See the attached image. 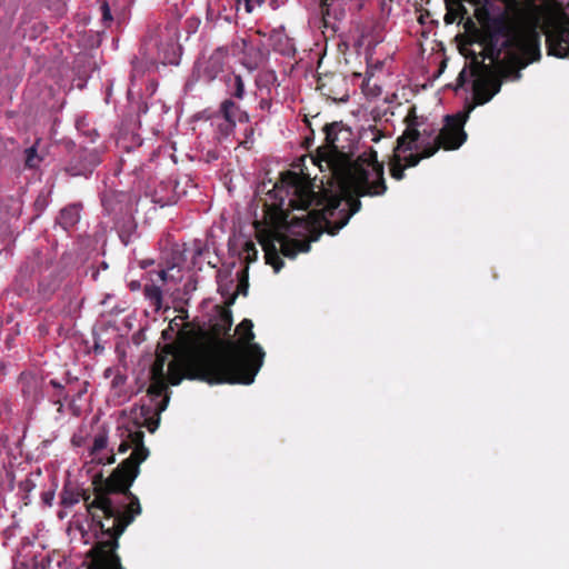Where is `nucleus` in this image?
<instances>
[{
    "label": "nucleus",
    "instance_id": "1",
    "mask_svg": "<svg viewBox=\"0 0 569 569\" xmlns=\"http://www.w3.org/2000/svg\"><path fill=\"white\" fill-rule=\"evenodd\" d=\"M325 144L317 148L311 161L323 173L321 184L337 186L339 192L322 188L313 190L309 176L287 170L280 174L277 188L284 189L289 197V206L293 209H307L310 206H323L322 210L311 211L303 219L308 226L326 222L327 233L336 236L350 218L360 211L362 197H380L387 190L385 164L378 160L373 148L352 159L348 146L341 143L352 134L342 122L325 123Z\"/></svg>",
    "mask_w": 569,
    "mask_h": 569
},
{
    "label": "nucleus",
    "instance_id": "2",
    "mask_svg": "<svg viewBox=\"0 0 569 569\" xmlns=\"http://www.w3.org/2000/svg\"><path fill=\"white\" fill-rule=\"evenodd\" d=\"M121 442L119 453L132 449L130 456L103 478L102 473L93 477V498L89 490L66 487L61 495L64 507L84 502L87 512L99 527L101 536L87 552V569H126L121 563L119 539L127 527L142 512L139 498L130 488L140 473V465L149 457L144 446V432L139 428L119 429Z\"/></svg>",
    "mask_w": 569,
    "mask_h": 569
},
{
    "label": "nucleus",
    "instance_id": "3",
    "mask_svg": "<svg viewBox=\"0 0 569 569\" xmlns=\"http://www.w3.org/2000/svg\"><path fill=\"white\" fill-rule=\"evenodd\" d=\"M476 17L485 28L479 54L470 52L469 76L472 81V97L478 106L489 102L501 89L502 78H521L520 70L538 61L540 34L536 28H518L511 23L508 12L482 6ZM468 81V70L463 68L458 78V87Z\"/></svg>",
    "mask_w": 569,
    "mask_h": 569
},
{
    "label": "nucleus",
    "instance_id": "4",
    "mask_svg": "<svg viewBox=\"0 0 569 569\" xmlns=\"http://www.w3.org/2000/svg\"><path fill=\"white\" fill-rule=\"evenodd\" d=\"M253 323L243 319L236 328L238 339L227 338L219 341L227 345L224 351L217 360V371H207L211 385H251L263 365L264 351L259 343L253 342Z\"/></svg>",
    "mask_w": 569,
    "mask_h": 569
},
{
    "label": "nucleus",
    "instance_id": "5",
    "mask_svg": "<svg viewBox=\"0 0 569 569\" xmlns=\"http://www.w3.org/2000/svg\"><path fill=\"white\" fill-rule=\"evenodd\" d=\"M232 327V313L228 309H221L218 320L211 325L210 330L199 331L197 345L190 349L184 362L178 361L170 363V381L172 386H178L183 378L190 380H200L211 385V378L207 377V371H217L219 361L227 345L219 341H226Z\"/></svg>",
    "mask_w": 569,
    "mask_h": 569
},
{
    "label": "nucleus",
    "instance_id": "6",
    "mask_svg": "<svg viewBox=\"0 0 569 569\" xmlns=\"http://www.w3.org/2000/svg\"><path fill=\"white\" fill-rule=\"evenodd\" d=\"M276 190L281 194L282 192L286 193V196H280V207L287 206V210L283 211V220L288 223V227L290 229L296 227H301L306 231L310 233V240H298V239H288L283 234L279 232H273L270 234V238L274 240V243L278 242L280 244V252L288 258H295L299 252H308L310 250V241H317L319 237L327 232V224L326 222L315 224V226H308L303 221H300V218H305L307 214H309L311 211L316 210H322L323 206H310L307 209H293L291 206H289V197L284 189L277 188L274 186Z\"/></svg>",
    "mask_w": 569,
    "mask_h": 569
},
{
    "label": "nucleus",
    "instance_id": "7",
    "mask_svg": "<svg viewBox=\"0 0 569 569\" xmlns=\"http://www.w3.org/2000/svg\"><path fill=\"white\" fill-rule=\"evenodd\" d=\"M104 214L110 219L112 227L123 244L130 242L137 224L132 216V198L124 191L107 190L101 196Z\"/></svg>",
    "mask_w": 569,
    "mask_h": 569
},
{
    "label": "nucleus",
    "instance_id": "8",
    "mask_svg": "<svg viewBox=\"0 0 569 569\" xmlns=\"http://www.w3.org/2000/svg\"><path fill=\"white\" fill-rule=\"evenodd\" d=\"M426 119L417 114V107L411 106L408 109L407 116L405 117L406 129L401 136L397 138V144L393 148V156L390 159V176L396 180H402L405 178L406 166L402 163L400 152L411 151L418 149V141L421 132L420 127L425 124Z\"/></svg>",
    "mask_w": 569,
    "mask_h": 569
},
{
    "label": "nucleus",
    "instance_id": "9",
    "mask_svg": "<svg viewBox=\"0 0 569 569\" xmlns=\"http://www.w3.org/2000/svg\"><path fill=\"white\" fill-rule=\"evenodd\" d=\"M471 109L472 107H470L467 112H458L456 114L446 116L443 127L435 137L433 142L429 144L437 146L438 150L440 148L445 150L459 149L467 140V132L465 131L463 127Z\"/></svg>",
    "mask_w": 569,
    "mask_h": 569
},
{
    "label": "nucleus",
    "instance_id": "10",
    "mask_svg": "<svg viewBox=\"0 0 569 569\" xmlns=\"http://www.w3.org/2000/svg\"><path fill=\"white\" fill-rule=\"evenodd\" d=\"M546 31L548 54L557 58L569 57V14L560 11L549 21Z\"/></svg>",
    "mask_w": 569,
    "mask_h": 569
},
{
    "label": "nucleus",
    "instance_id": "11",
    "mask_svg": "<svg viewBox=\"0 0 569 569\" xmlns=\"http://www.w3.org/2000/svg\"><path fill=\"white\" fill-rule=\"evenodd\" d=\"M36 267L33 263L22 264L12 283L13 291L20 297L24 298L22 306L18 303V312L22 315L24 310L29 311V316H32V309L36 307V300L33 299L34 281L33 273Z\"/></svg>",
    "mask_w": 569,
    "mask_h": 569
},
{
    "label": "nucleus",
    "instance_id": "12",
    "mask_svg": "<svg viewBox=\"0 0 569 569\" xmlns=\"http://www.w3.org/2000/svg\"><path fill=\"white\" fill-rule=\"evenodd\" d=\"M317 90L329 101L346 102L349 99L348 80L339 72L319 74Z\"/></svg>",
    "mask_w": 569,
    "mask_h": 569
},
{
    "label": "nucleus",
    "instance_id": "13",
    "mask_svg": "<svg viewBox=\"0 0 569 569\" xmlns=\"http://www.w3.org/2000/svg\"><path fill=\"white\" fill-rule=\"evenodd\" d=\"M249 41L246 38H234L230 46L219 47L210 56L208 60V67L206 71L209 73V78H214L223 69L224 58L231 53L232 56L243 54L247 56Z\"/></svg>",
    "mask_w": 569,
    "mask_h": 569
},
{
    "label": "nucleus",
    "instance_id": "14",
    "mask_svg": "<svg viewBox=\"0 0 569 569\" xmlns=\"http://www.w3.org/2000/svg\"><path fill=\"white\" fill-rule=\"evenodd\" d=\"M100 162L101 153L97 148H80L73 153L67 171L71 176L87 177Z\"/></svg>",
    "mask_w": 569,
    "mask_h": 569
},
{
    "label": "nucleus",
    "instance_id": "15",
    "mask_svg": "<svg viewBox=\"0 0 569 569\" xmlns=\"http://www.w3.org/2000/svg\"><path fill=\"white\" fill-rule=\"evenodd\" d=\"M17 39L24 41V48L30 53L32 50V43L36 41V20L33 17V9L28 8L23 11L20 17L19 24L14 30Z\"/></svg>",
    "mask_w": 569,
    "mask_h": 569
},
{
    "label": "nucleus",
    "instance_id": "16",
    "mask_svg": "<svg viewBox=\"0 0 569 569\" xmlns=\"http://www.w3.org/2000/svg\"><path fill=\"white\" fill-rule=\"evenodd\" d=\"M219 114L228 123V128L233 130L237 122H249L250 117L231 98L224 99L219 107Z\"/></svg>",
    "mask_w": 569,
    "mask_h": 569
},
{
    "label": "nucleus",
    "instance_id": "17",
    "mask_svg": "<svg viewBox=\"0 0 569 569\" xmlns=\"http://www.w3.org/2000/svg\"><path fill=\"white\" fill-rule=\"evenodd\" d=\"M108 446V435L106 431H101L94 436L93 443L89 450V456L91 457V462L97 465H112L116 462V455L113 451L110 452L107 457L101 456L100 452L106 449Z\"/></svg>",
    "mask_w": 569,
    "mask_h": 569
},
{
    "label": "nucleus",
    "instance_id": "18",
    "mask_svg": "<svg viewBox=\"0 0 569 569\" xmlns=\"http://www.w3.org/2000/svg\"><path fill=\"white\" fill-rule=\"evenodd\" d=\"M150 380L151 382L148 388V395L150 396L151 400L158 401L154 406V410L162 412L167 409L169 403L168 379L150 378Z\"/></svg>",
    "mask_w": 569,
    "mask_h": 569
},
{
    "label": "nucleus",
    "instance_id": "19",
    "mask_svg": "<svg viewBox=\"0 0 569 569\" xmlns=\"http://www.w3.org/2000/svg\"><path fill=\"white\" fill-rule=\"evenodd\" d=\"M32 547V541L26 537L13 558V569H36V551Z\"/></svg>",
    "mask_w": 569,
    "mask_h": 569
},
{
    "label": "nucleus",
    "instance_id": "20",
    "mask_svg": "<svg viewBox=\"0 0 569 569\" xmlns=\"http://www.w3.org/2000/svg\"><path fill=\"white\" fill-rule=\"evenodd\" d=\"M17 383L23 398L29 401L28 413L30 420L36 403V375L31 370L23 371L20 373Z\"/></svg>",
    "mask_w": 569,
    "mask_h": 569
},
{
    "label": "nucleus",
    "instance_id": "21",
    "mask_svg": "<svg viewBox=\"0 0 569 569\" xmlns=\"http://www.w3.org/2000/svg\"><path fill=\"white\" fill-rule=\"evenodd\" d=\"M269 40L273 50L283 56L293 54L296 51L293 39L286 33L283 26L273 29L270 32Z\"/></svg>",
    "mask_w": 569,
    "mask_h": 569
},
{
    "label": "nucleus",
    "instance_id": "22",
    "mask_svg": "<svg viewBox=\"0 0 569 569\" xmlns=\"http://www.w3.org/2000/svg\"><path fill=\"white\" fill-rule=\"evenodd\" d=\"M260 243L264 251L266 262L272 266L276 272H279L283 267V261L279 256V250L274 243V240L268 236V238L260 239Z\"/></svg>",
    "mask_w": 569,
    "mask_h": 569
},
{
    "label": "nucleus",
    "instance_id": "23",
    "mask_svg": "<svg viewBox=\"0 0 569 569\" xmlns=\"http://www.w3.org/2000/svg\"><path fill=\"white\" fill-rule=\"evenodd\" d=\"M81 204H69L61 209L58 217V223L64 229L69 230L74 227L80 220Z\"/></svg>",
    "mask_w": 569,
    "mask_h": 569
},
{
    "label": "nucleus",
    "instance_id": "24",
    "mask_svg": "<svg viewBox=\"0 0 569 569\" xmlns=\"http://www.w3.org/2000/svg\"><path fill=\"white\" fill-rule=\"evenodd\" d=\"M32 472H28L23 478L18 479L17 473H13L12 482H17V496L24 502V505H29L31 502L30 492L36 487V483L32 480Z\"/></svg>",
    "mask_w": 569,
    "mask_h": 569
},
{
    "label": "nucleus",
    "instance_id": "25",
    "mask_svg": "<svg viewBox=\"0 0 569 569\" xmlns=\"http://www.w3.org/2000/svg\"><path fill=\"white\" fill-rule=\"evenodd\" d=\"M462 2V0H445L447 12L443 17V20L446 24L455 23L459 16L462 17L467 13V9Z\"/></svg>",
    "mask_w": 569,
    "mask_h": 569
},
{
    "label": "nucleus",
    "instance_id": "26",
    "mask_svg": "<svg viewBox=\"0 0 569 569\" xmlns=\"http://www.w3.org/2000/svg\"><path fill=\"white\" fill-rule=\"evenodd\" d=\"M437 151V146H430L429 143H427L421 152L410 153L409 156L402 158V163L403 166H406V168L416 167L422 159L432 157Z\"/></svg>",
    "mask_w": 569,
    "mask_h": 569
},
{
    "label": "nucleus",
    "instance_id": "27",
    "mask_svg": "<svg viewBox=\"0 0 569 569\" xmlns=\"http://www.w3.org/2000/svg\"><path fill=\"white\" fill-rule=\"evenodd\" d=\"M143 293L147 300H149L150 305L153 307L156 311H159L162 308V289L159 286L153 283L146 284L143 288Z\"/></svg>",
    "mask_w": 569,
    "mask_h": 569
},
{
    "label": "nucleus",
    "instance_id": "28",
    "mask_svg": "<svg viewBox=\"0 0 569 569\" xmlns=\"http://www.w3.org/2000/svg\"><path fill=\"white\" fill-rule=\"evenodd\" d=\"M228 92L230 98L241 100L244 97V82L240 74H232L228 81Z\"/></svg>",
    "mask_w": 569,
    "mask_h": 569
},
{
    "label": "nucleus",
    "instance_id": "29",
    "mask_svg": "<svg viewBox=\"0 0 569 569\" xmlns=\"http://www.w3.org/2000/svg\"><path fill=\"white\" fill-rule=\"evenodd\" d=\"M190 353V350L188 352H186L180 359H177L174 358L173 360H171L169 363H168V372L166 375L164 372V368L156 362L152 363L151 366V369H150V378H156V379H168V382L170 385L171 381H170V363L173 362V361H178L180 365H182L184 362V359Z\"/></svg>",
    "mask_w": 569,
    "mask_h": 569
},
{
    "label": "nucleus",
    "instance_id": "30",
    "mask_svg": "<svg viewBox=\"0 0 569 569\" xmlns=\"http://www.w3.org/2000/svg\"><path fill=\"white\" fill-rule=\"evenodd\" d=\"M249 290L248 270L243 269L238 274V286L236 293L230 298L228 305H232L238 295L247 296Z\"/></svg>",
    "mask_w": 569,
    "mask_h": 569
},
{
    "label": "nucleus",
    "instance_id": "31",
    "mask_svg": "<svg viewBox=\"0 0 569 569\" xmlns=\"http://www.w3.org/2000/svg\"><path fill=\"white\" fill-rule=\"evenodd\" d=\"M40 378H41V388L48 389V387H52L54 389V395L52 396V400H53V402H60V398L63 392V386L56 379L47 380V377H43L42 375Z\"/></svg>",
    "mask_w": 569,
    "mask_h": 569
},
{
    "label": "nucleus",
    "instance_id": "32",
    "mask_svg": "<svg viewBox=\"0 0 569 569\" xmlns=\"http://www.w3.org/2000/svg\"><path fill=\"white\" fill-rule=\"evenodd\" d=\"M33 171L36 169V142L24 150L23 170Z\"/></svg>",
    "mask_w": 569,
    "mask_h": 569
},
{
    "label": "nucleus",
    "instance_id": "33",
    "mask_svg": "<svg viewBox=\"0 0 569 569\" xmlns=\"http://www.w3.org/2000/svg\"><path fill=\"white\" fill-rule=\"evenodd\" d=\"M101 22L106 28H109L113 21L110 7L107 1H102L100 4Z\"/></svg>",
    "mask_w": 569,
    "mask_h": 569
},
{
    "label": "nucleus",
    "instance_id": "34",
    "mask_svg": "<svg viewBox=\"0 0 569 569\" xmlns=\"http://www.w3.org/2000/svg\"><path fill=\"white\" fill-rule=\"evenodd\" d=\"M167 30L169 32V41H170L171 46L174 49H180V47L177 46V42H178V39H179V32H178L177 22L176 21L170 22L167 26Z\"/></svg>",
    "mask_w": 569,
    "mask_h": 569
},
{
    "label": "nucleus",
    "instance_id": "35",
    "mask_svg": "<svg viewBox=\"0 0 569 569\" xmlns=\"http://www.w3.org/2000/svg\"><path fill=\"white\" fill-rule=\"evenodd\" d=\"M47 9L52 11L54 14H62L64 12V0H50L48 4H46Z\"/></svg>",
    "mask_w": 569,
    "mask_h": 569
},
{
    "label": "nucleus",
    "instance_id": "36",
    "mask_svg": "<svg viewBox=\"0 0 569 569\" xmlns=\"http://www.w3.org/2000/svg\"><path fill=\"white\" fill-rule=\"evenodd\" d=\"M171 349L172 347L171 346H166L164 347V352L163 353H158L157 357H156V360L153 362L162 366L163 368L166 367V363H167V358H168V355L171 353Z\"/></svg>",
    "mask_w": 569,
    "mask_h": 569
},
{
    "label": "nucleus",
    "instance_id": "37",
    "mask_svg": "<svg viewBox=\"0 0 569 569\" xmlns=\"http://www.w3.org/2000/svg\"><path fill=\"white\" fill-rule=\"evenodd\" d=\"M171 349L172 347L171 346H166L164 347V352L163 353H158L157 357H156V360L153 362L162 366L163 368L166 367V363H167V358H168V355L171 353Z\"/></svg>",
    "mask_w": 569,
    "mask_h": 569
},
{
    "label": "nucleus",
    "instance_id": "38",
    "mask_svg": "<svg viewBox=\"0 0 569 569\" xmlns=\"http://www.w3.org/2000/svg\"><path fill=\"white\" fill-rule=\"evenodd\" d=\"M156 412H157V417H156V418H146V419H144V421H146V426H147V428H148V430H149L150 432H154V431H156V429H157V428H158V426H159V422H160V413H161V412H158V411H156Z\"/></svg>",
    "mask_w": 569,
    "mask_h": 569
},
{
    "label": "nucleus",
    "instance_id": "39",
    "mask_svg": "<svg viewBox=\"0 0 569 569\" xmlns=\"http://www.w3.org/2000/svg\"><path fill=\"white\" fill-rule=\"evenodd\" d=\"M244 1V8L248 13L252 12L254 6H261L264 0H243Z\"/></svg>",
    "mask_w": 569,
    "mask_h": 569
},
{
    "label": "nucleus",
    "instance_id": "40",
    "mask_svg": "<svg viewBox=\"0 0 569 569\" xmlns=\"http://www.w3.org/2000/svg\"><path fill=\"white\" fill-rule=\"evenodd\" d=\"M244 251L247 252L248 259H251V256L256 259L258 251L252 242H246Z\"/></svg>",
    "mask_w": 569,
    "mask_h": 569
},
{
    "label": "nucleus",
    "instance_id": "41",
    "mask_svg": "<svg viewBox=\"0 0 569 569\" xmlns=\"http://www.w3.org/2000/svg\"><path fill=\"white\" fill-rule=\"evenodd\" d=\"M370 140L375 143L379 142L385 137V133L381 130L377 129L376 127L370 130Z\"/></svg>",
    "mask_w": 569,
    "mask_h": 569
},
{
    "label": "nucleus",
    "instance_id": "42",
    "mask_svg": "<svg viewBox=\"0 0 569 569\" xmlns=\"http://www.w3.org/2000/svg\"><path fill=\"white\" fill-rule=\"evenodd\" d=\"M143 73L142 69L138 66L137 59L132 61V73L131 79L134 80L138 76Z\"/></svg>",
    "mask_w": 569,
    "mask_h": 569
},
{
    "label": "nucleus",
    "instance_id": "43",
    "mask_svg": "<svg viewBox=\"0 0 569 569\" xmlns=\"http://www.w3.org/2000/svg\"><path fill=\"white\" fill-rule=\"evenodd\" d=\"M305 122L307 123V126H308V127L310 128V130H311V136H310V137H306V139H305V144H306V147H307V148H309V147L312 144V142H313V139H315V131H313V129L311 128V123H310V121H309V119H308V118H306V119H305Z\"/></svg>",
    "mask_w": 569,
    "mask_h": 569
},
{
    "label": "nucleus",
    "instance_id": "44",
    "mask_svg": "<svg viewBox=\"0 0 569 569\" xmlns=\"http://www.w3.org/2000/svg\"><path fill=\"white\" fill-rule=\"evenodd\" d=\"M14 326H16V329H17V335H19L21 332V329H23V330L28 329L26 319L18 320Z\"/></svg>",
    "mask_w": 569,
    "mask_h": 569
},
{
    "label": "nucleus",
    "instance_id": "45",
    "mask_svg": "<svg viewBox=\"0 0 569 569\" xmlns=\"http://www.w3.org/2000/svg\"><path fill=\"white\" fill-rule=\"evenodd\" d=\"M59 149V146L57 143H51L48 146L46 154H56V151Z\"/></svg>",
    "mask_w": 569,
    "mask_h": 569
},
{
    "label": "nucleus",
    "instance_id": "46",
    "mask_svg": "<svg viewBox=\"0 0 569 569\" xmlns=\"http://www.w3.org/2000/svg\"><path fill=\"white\" fill-rule=\"evenodd\" d=\"M40 94L42 96H49L51 100H53V97H54V90L52 87H49L48 89L46 90H41Z\"/></svg>",
    "mask_w": 569,
    "mask_h": 569
},
{
    "label": "nucleus",
    "instance_id": "47",
    "mask_svg": "<svg viewBox=\"0 0 569 569\" xmlns=\"http://www.w3.org/2000/svg\"><path fill=\"white\" fill-rule=\"evenodd\" d=\"M42 499H43L44 503L50 506L51 500L53 499V495L52 493H43Z\"/></svg>",
    "mask_w": 569,
    "mask_h": 569
},
{
    "label": "nucleus",
    "instance_id": "48",
    "mask_svg": "<svg viewBox=\"0 0 569 569\" xmlns=\"http://www.w3.org/2000/svg\"><path fill=\"white\" fill-rule=\"evenodd\" d=\"M46 106L48 109H57L59 108V104H58V101L53 100V101H49V102H46Z\"/></svg>",
    "mask_w": 569,
    "mask_h": 569
},
{
    "label": "nucleus",
    "instance_id": "49",
    "mask_svg": "<svg viewBox=\"0 0 569 569\" xmlns=\"http://www.w3.org/2000/svg\"><path fill=\"white\" fill-rule=\"evenodd\" d=\"M159 278L161 279V281L164 282L167 280V278H168V272L166 270H161L159 272Z\"/></svg>",
    "mask_w": 569,
    "mask_h": 569
},
{
    "label": "nucleus",
    "instance_id": "50",
    "mask_svg": "<svg viewBox=\"0 0 569 569\" xmlns=\"http://www.w3.org/2000/svg\"><path fill=\"white\" fill-rule=\"evenodd\" d=\"M269 107H270V101L264 100V99H262V100L260 101V108H261V109H266V108H269Z\"/></svg>",
    "mask_w": 569,
    "mask_h": 569
},
{
    "label": "nucleus",
    "instance_id": "51",
    "mask_svg": "<svg viewBox=\"0 0 569 569\" xmlns=\"http://www.w3.org/2000/svg\"><path fill=\"white\" fill-rule=\"evenodd\" d=\"M43 152H44V147L41 150V154L38 152V156H37L38 163L46 159V154Z\"/></svg>",
    "mask_w": 569,
    "mask_h": 569
},
{
    "label": "nucleus",
    "instance_id": "52",
    "mask_svg": "<svg viewBox=\"0 0 569 569\" xmlns=\"http://www.w3.org/2000/svg\"><path fill=\"white\" fill-rule=\"evenodd\" d=\"M140 288V283L138 281H131L130 282V289L131 290H137Z\"/></svg>",
    "mask_w": 569,
    "mask_h": 569
},
{
    "label": "nucleus",
    "instance_id": "53",
    "mask_svg": "<svg viewBox=\"0 0 569 569\" xmlns=\"http://www.w3.org/2000/svg\"><path fill=\"white\" fill-rule=\"evenodd\" d=\"M142 415L146 416L150 412V408H147L144 406L141 407Z\"/></svg>",
    "mask_w": 569,
    "mask_h": 569
},
{
    "label": "nucleus",
    "instance_id": "54",
    "mask_svg": "<svg viewBox=\"0 0 569 569\" xmlns=\"http://www.w3.org/2000/svg\"><path fill=\"white\" fill-rule=\"evenodd\" d=\"M270 4H271V7H272L273 9H277V8H278V1H277V0H271Z\"/></svg>",
    "mask_w": 569,
    "mask_h": 569
},
{
    "label": "nucleus",
    "instance_id": "55",
    "mask_svg": "<svg viewBox=\"0 0 569 569\" xmlns=\"http://www.w3.org/2000/svg\"><path fill=\"white\" fill-rule=\"evenodd\" d=\"M122 380V377L121 376H117L114 379H113V385H117L118 382H120Z\"/></svg>",
    "mask_w": 569,
    "mask_h": 569
},
{
    "label": "nucleus",
    "instance_id": "56",
    "mask_svg": "<svg viewBox=\"0 0 569 569\" xmlns=\"http://www.w3.org/2000/svg\"><path fill=\"white\" fill-rule=\"evenodd\" d=\"M22 178L28 182V177L22 176V173H19L18 179H22ZM19 183H21V180H19Z\"/></svg>",
    "mask_w": 569,
    "mask_h": 569
},
{
    "label": "nucleus",
    "instance_id": "57",
    "mask_svg": "<svg viewBox=\"0 0 569 569\" xmlns=\"http://www.w3.org/2000/svg\"><path fill=\"white\" fill-rule=\"evenodd\" d=\"M168 61H169V63H171V64H173V63H178V62H177V60H176L174 58L169 59Z\"/></svg>",
    "mask_w": 569,
    "mask_h": 569
},
{
    "label": "nucleus",
    "instance_id": "58",
    "mask_svg": "<svg viewBox=\"0 0 569 569\" xmlns=\"http://www.w3.org/2000/svg\"><path fill=\"white\" fill-rule=\"evenodd\" d=\"M30 460H31V456H30V455H27V457H26V461L28 462V461H30Z\"/></svg>",
    "mask_w": 569,
    "mask_h": 569
},
{
    "label": "nucleus",
    "instance_id": "59",
    "mask_svg": "<svg viewBox=\"0 0 569 569\" xmlns=\"http://www.w3.org/2000/svg\"><path fill=\"white\" fill-rule=\"evenodd\" d=\"M37 475L40 476L41 475V470L38 468V471H37Z\"/></svg>",
    "mask_w": 569,
    "mask_h": 569
}]
</instances>
